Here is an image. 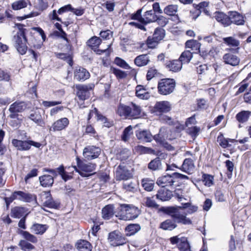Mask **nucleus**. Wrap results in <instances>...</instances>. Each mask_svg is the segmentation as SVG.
Instances as JSON below:
<instances>
[{
	"instance_id": "f257e3e1",
	"label": "nucleus",
	"mask_w": 251,
	"mask_h": 251,
	"mask_svg": "<svg viewBox=\"0 0 251 251\" xmlns=\"http://www.w3.org/2000/svg\"><path fill=\"white\" fill-rule=\"evenodd\" d=\"M139 214V210L133 205L120 204L117 208L116 216L120 220L128 221L136 218Z\"/></svg>"
},
{
	"instance_id": "f03ea898",
	"label": "nucleus",
	"mask_w": 251,
	"mask_h": 251,
	"mask_svg": "<svg viewBox=\"0 0 251 251\" xmlns=\"http://www.w3.org/2000/svg\"><path fill=\"white\" fill-rule=\"evenodd\" d=\"M76 162L77 167L74 166H72V168L81 176L87 177L94 174H90V173L96 169V165L95 164L84 163L78 157L76 158Z\"/></svg>"
},
{
	"instance_id": "7ed1b4c3",
	"label": "nucleus",
	"mask_w": 251,
	"mask_h": 251,
	"mask_svg": "<svg viewBox=\"0 0 251 251\" xmlns=\"http://www.w3.org/2000/svg\"><path fill=\"white\" fill-rule=\"evenodd\" d=\"M13 41L14 42V46L19 53L21 55L25 54L27 50V47L26 46L27 39L25 33L21 31L17 32L14 35Z\"/></svg>"
},
{
	"instance_id": "20e7f679",
	"label": "nucleus",
	"mask_w": 251,
	"mask_h": 251,
	"mask_svg": "<svg viewBox=\"0 0 251 251\" xmlns=\"http://www.w3.org/2000/svg\"><path fill=\"white\" fill-rule=\"evenodd\" d=\"M176 87L174 79L165 78L161 79L158 83V92L163 95H167L172 93Z\"/></svg>"
},
{
	"instance_id": "39448f33",
	"label": "nucleus",
	"mask_w": 251,
	"mask_h": 251,
	"mask_svg": "<svg viewBox=\"0 0 251 251\" xmlns=\"http://www.w3.org/2000/svg\"><path fill=\"white\" fill-rule=\"evenodd\" d=\"M175 236L170 238V241L172 245H177V247L180 251H191V246L187 238L185 237H179Z\"/></svg>"
},
{
	"instance_id": "423d86ee",
	"label": "nucleus",
	"mask_w": 251,
	"mask_h": 251,
	"mask_svg": "<svg viewBox=\"0 0 251 251\" xmlns=\"http://www.w3.org/2000/svg\"><path fill=\"white\" fill-rule=\"evenodd\" d=\"M171 109V105L168 101H160L155 103L152 108L151 112L154 115L162 116L163 113L169 112Z\"/></svg>"
},
{
	"instance_id": "0eeeda50",
	"label": "nucleus",
	"mask_w": 251,
	"mask_h": 251,
	"mask_svg": "<svg viewBox=\"0 0 251 251\" xmlns=\"http://www.w3.org/2000/svg\"><path fill=\"white\" fill-rule=\"evenodd\" d=\"M108 240L110 244L114 247L124 245L126 239L117 230L113 231L109 233Z\"/></svg>"
},
{
	"instance_id": "6e6552de",
	"label": "nucleus",
	"mask_w": 251,
	"mask_h": 251,
	"mask_svg": "<svg viewBox=\"0 0 251 251\" xmlns=\"http://www.w3.org/2000/svg\"><path fill=\"white\" fill-rule=\"evenodd\" d=\"M156 183L162 188L176 186V176L175 173L172 175L167 174L159 177L157 180Z\"/></svg>"
},
{
	"instance_id": "1a4fd4ad",
	"label": "nucleus",
	"mask_w": 251,
	"mask_h": 251,
	"mask_svg": "<svg viewBox=\"0 0 251 251\" xmlns=\"http://www.w3.org/2000/svg\"><path fill=\"white\" fill-rule=\"evenodd\" d=\"M17 200L25 202L32 203L34 205L37 204V197L35 195L22 191H16Z\"/></svg>"
},
{
	"instance_id": "9d476101",
	"label": "nucleus",
	"mask_w": 251,
	"mask_h": 251,
	"mask_svg": "<svg viewBox=\"0 0 251 251\" xmlns=\"http://www.w3.org/2000/svg\"><path fill=\"white\" fill-rule=\"evenodd\" d=\"M101 150L100 148L94 146L85 147L83 151V156L88 160L95 159L100 155Z\"/></svg>"
},
{
	"instance_id": "9b49d317",
	"label": "nucleus",
	"mask_w": 251,
	"mask_h": 251,
	"mask_svg": "<svg viewBox=\"0 0 251 251\" xmlns=\"http://www.w3.org/2000/svg\"><path fill=\"white\" fill-rule=\"evenodd\" d=\"M69 120L67 118H60L55 121L51 126H48L50 131H59L65 129L69 124Z\"/></svg>"
},
{
	"instance_id": "f8f14e48",
	"label": "nucleus",
	"mask_w": 251,
	"mask_h": 251,
	"mask_svg": "<svg viewBox=\"0 0 251 251\" xmlns=\"http://www.w3.org/2000/svg\"><path fill=\"white\" fill-rule=\"evenodd\" d=\"M75 88L77 90L76 95L80 100H84L89 98L90 91L92 90L91 87L87 85L78 84L76 85Z\"/></svg>"
},
{
	"instance_id": "ddd939ff",
	"label": "nucleus",
	"mask_w": 251,
	"mask_h": 251,
	"mask_svg": "<svg viewBox=\"0 0 251 251\" xmlns=\"http://www.w3.org/2000/svg\"><path fill=\"white\" fill-rule=\"evenodd\" d=\"M131 177L129 171L124 164H120L116 171V177L117 180H127Z\"/></svg>"
},
{
	"instance_id": "4468645a",
	"label": "nucleus",
	"mask_w": 251,
	"mask_h": 251,
	"mask_svg": "<svg viewBox=\"0 0 251 251\" xmlns=\"http://www.w3.org/2000/svg\"><path fill=\"white\" fill-rule=\"evenodd\" d=\"M223 60L225 64L232 66H236L240 63V58L230 52L225 54L223 56Z\"/></svg>"
},
{
	"instance_id": "2eb2a0df",
	"label": "nucleus",
	"mask_w": 251,
	"mask_h": 251,
	"mask_svg": "<svg viewBox=\"0 0 251 251\" xmlns=\"http://www.w3.org/2000/svg\"><path fill=\"white\" fill-rule=\"evenodd\" d=\"M90 74L85 68H76L74 73V77L78 81H84L89 78Z\"/></svg>"
},
{
	"instance_id": "dca6fc26",
	"label": "nucleus",
	"mask_w": 251,
	"mask_h": 251,
	"mask_svg": "<svg viewBox=\"0 0 251 251\" xmlns=\"http://www.w3.org/2000/svg\"><path fill=\"white\" fill-rule=\"evenodd\" d=\"M230 24L233 23L236 25H243L245 23L243 16L236 11L229 12Z\"/></svg>"
},
{
	"instance_id": "f3484780",
	"label": "nucleus",
	"mask_w": 251,
	"mask_h": 251,
	"mask_svg": "<svg viewBox=\"0 0 251 251\" xmlns=\"http://www.w3.org/2000/svg\"><path fill=\"white\" fill-rule=\"evenodd\" d=\"M48 228L49 226L47 225L34 223L30 226V230L34 234L42 235Z\"/></svg>"
},
{
	"instance_id": "a211bd4d",
	"label": "nucleus",
	"mask_w": 251,
	"mask_h": 251,
	"mask_svg": "<svg viewBox=\"0 0 251 251\" xmlns=\"http://www.w3.org/2000/svg\"><path fill=\"white\" fill-rule=\"evenodd\" d=\"M172 196V192L164 187L159 190L156 195V198L162 201H169L171 199Z\"/></svg>"
},
{
	"instance_id": "6ab92c4d",
	"label": "nucleus",
	"mask_w": 251,
	"mask_h": 251,
	"mask_svg": "<svg viewBox=\"0 0 251 251\" xmlns=\"http://www.w3.org/2000/svg\"><path fill=\"white\" fill-rule=\"evenodd\" d=\"M136 135L137 139L142 142H150L153 138V136L147 130L138 131L136 132Z\"/></svg>"
},
{
	"instance_id": "aec40b11",
	"label": "nucleus",
	"mask_w": 251,
	"mask_h": 251,
	"mask_svg": "<svg viewBox=\"0 0 251 251\" xmlns=\"http://www.w3.org/2000/svg\"><path fill=\"white\" fill-rule=\"evenodd\" d=\"M26 107V104L24 101H15L10 106L9 111L10 112L21 113L24 111Z\"/></svg>"
},
{
	"instance_id": "412c9836",
	"label": "nucleus",
	"mask_w": 251,
	"mask_h": 251,
	"mask_svg": "<svg viewBox=\"0 0 251 251\" xmlns=\"http://www.w3.org/2000/svg\"><path fill=\"white\" fill-rule=\"evenodd\" d=\"M12 144L20 151H27L30 149L29 141H22L14 139L12 140Z\"/></svg>"
},
{
	"instance_id": "4be33fe9",
	"label": "nucleus",
	"mask_w": 251,
	"mask_h": 251,
	"mask_svg": "<svg viewBox=\"0 0 251 251\" xmlns=\"http://www.w3.org/2000/svg\"><path fill=\"white\" fill-rule=\"evenodd\" d=\"M158 19L157 16L152 10H148L143 15V24L154 22Z\"/></svg>"
},
{
	"instance_id": "5701e85b",
	"label": "nucleus",
	"mask_w": 251,
	"mask_h": 251,
	"mask_svg": "<svg viewBox=\"0 0 251 251\" xmlns=\"http://www.w3.org/2000/svg\"><path fill=\"white\" fill-rule=\"evenodd\" d=\"M173 221H175L176 224L180 223L185 225H191L192 223L189 218H187L185 215L181 214L179 210L173 218Z\"/></svg>"
},
{
	"instance_id": "b1692460",
	"label": "nucleus",
	"mask_w": 251,
	"mask_h": 251,
	"mask_svg": "<svg viewBox=\"0 0 251 251\" xmlns=\"http://www.w3.org/2000/svg\"><path fill=\"white\" fill-rule=\"evenodd\" d=\"M29 118L39 126L44 127L45 126V123L39 111H35L31 113L29 116Z\"/></svg>"
},
{
	"instance_id": "393cba45",
	"label": "nucleus",
	"mask_w": 251,
	"mask_h": 251,
	"mask_svg": "<svg viewBox=\"0 0 251 251\" xmlns=\"http://www.w3.org/2000/svg\"><path fill=\"white\" fill-rule=\"evenodd\" d=\"M176 222L172 219H167L162 222L160 225V228L165 230H173L177 227Z\"/></svg>"
},
{
	"instance_id": "a878e982",
	"label": "nucleus",
	"mask_w": 251,
	"mask_h": 251,
	"mask_svg": "<svg viewBox=\"0 0 251 251\" xmlns=\"http://www.w3.org/2000/svg\"><path fill=\"white\" fill-rule=\"evenodd\" d=\"M215 18L218 22L221 23L224 26L230 25L229 15L227 16L223 12H218L215 13Z\"/></svg>"
},
{
	"instance_id": "bb28decb",
	"label": "nucleus",
	"mask_w": 251,
	"mask_h": 251,
	"mask_svg": "<svg viewBox=\"0 0 251 251\" xmlns=\"http://www.w3.org/2000/svg\"><path fill=\"white\" fill-rule=\"evenodd\" d=\"M141 229V226L138 224H131L127 225L125 228V231L127 236L133 235Z\"/></svg>"
},
{
	"instance_id": "cd10ccee",
	"label": "nucleus",
	"mask_w": 251,
	"mask_h": 251,
	"mask_svg": "<svg viewBox=\"0 0 251 251\" xmlns=\"http://www.w3.org/2000/svg\"><path fill=\"white\" fill-rule=\"evenodd\" d=\"M149 62V57L146 54L138 55L134 59L135 64L138 67L146 66Z\"/></svg>"
},
{
	"instance_id": "c85d7f7f",
	"label": "nucleus",
	"mask_w": 251,
	"mask_h": 251,
	"mask_svg": "<svg viewBox=\"0 0 251 251\" xmlns=\"http://www.w3.org/2000/svg\"><path fill=\"white\" fill-rule=\"evenodd\" d=\"M251 115V111L248 110H243L236 115V119L240 123L247 122Z\"/></svg>"
},
{
	"instance_id": "c756f323",
	"label": "nucleus",
	"mask_w": 251,
	"mask_h": 251,
	"mask_svg": "<svg viewBox=\"0 0 251 251\" xmlns=\"http://www.w3.org/2000/svg\"><path fill=\"white\" fill-rule=\"evenodd\" d=\"M195 168L193 161L191 158L185 159L182 165V170L188 174H191Z\"/></svg>"
},
{
	"instance_id": "7c9ffc66",
	"label": "nucleus",
	"mask_w": 251,
	"mask_h": 251,
	"mask_svg": "<svg viewBox=\"0 0 251 251\" xmlns=\"http://www.w3.org/2000/svg\"><path fill=\"white\" fill-rule=\"evenodd\" d=\"M130 111V118H137L141 116V107L133 102L131 103Z\"/></svg>"
},
{
	"instance_id": "2f4dec72",
	"label": "nucleus",
	"mask_w": 251,
	"mask_h": 251,
	"mask_svg": "<svg viewBox=\"0 0 251 251\" xmlns=\"http://www.w3.org/2000/svg\"><path fill=\"white\" fill-rule=\"evenodd\" d=\"M166 67L169 70L173 72H177L181 70L182 68V63L179 60H174L169 61L166 64Z\"/></svg>"
},
{
	"instance_id": "473e14b6",
	"label": "nucleus",
	"mask_w": 251,
	"mask_h": 251,
	"mask_svg": "<svg viewBox=\"0 0 251 251\" xmlns=\"http://www.w3.org/2000/svg\"><path fill=\"white\" fill-rule=\"evenodd\" d=\"M39 180L41 185L45 187L51 186L54 182L53 176L50 175H44L40 176Z\"/></svg>"
},
{
	"instance_id": "72a5a7b5",
	"label": "nucleus",
	"mask_w": 251,
	"mask_h": 251,
	"mask_svg": "<svg viewBox=\"0 0 251 251\" xmlns=\"http://www.w3.org/2000/svg\"><path fill=\"white\" fill-rule=\"evenodd\" d=\"M197 71L199 74H205L213 76V66H207L206 64L201 65L197 68Z\"/></svg>"
},
{
	"instance_id": "f704fd0d",
	"label": "nucleus",
	"mask_w": 251,
	"mask_h": 251,
	"mask_svg": "<svg viewBox=\"0 0 251 251\" xmlns=\"http://www.w3.org/2000/svg\"><path fill=\"white\" fill-rule=\"evenodd\" d=\"M46 200L44 202V205L51 208H57L59 206V203L54 201L50 197L49 193H46Z\"/></svg>"
},
{
	"instance_id": "c9c22d12",
	"label": "nucleus",
	"mask_w": 251,
	"mask_h": 251,
	"mask_svg": "<svg viewBox=\"0 0 251 251\" xmlns=\"http://www.w3.org/2000/svg\"><path fill=\"white\" fill-rule=\"evenodd\" d=\"M18 233L25 239L24 240L29 241L32 243H35L38 241L37 237L28 231L19 230Z\"/></svg>"
},
{
	"instance_id": "e433bc0d",
	"label": "nucleus",
	"mask_w": 251,
	"mask_h": 251,
	"mask_svg": "<svg viewBox=\"0 0 251 251\" xmlns=\"http://www.w3.org/2000/svg\"><path fill=\"white\" fill-rule=\"evenodd\" d=\"M76 248L82 251H91L92 246L90 243L86 240H80L76 243Z\"/></svg>"
},
{
	"instance_id": "4c0bfd02",
	"label": "nucleus",
	"mask_w": 251,
	"mask_h": 251,
	"mask_svg": "<svg viewBox=\"0 0 251 251\" xmlns=\"http://www.w3.org/2000/svg\"><path fill=\"white\" fill-rule=\"evenodd\" d=\"M148 168L153 171L162 169L161 161L159 157H156L151 160L148 164Z\"/></svg>"
},
{
	"instance_id": "58836bf2",
	"label": "nucleus",
	"mask_w": 251,
	"mask_h": 251,
	"mask_svg": "<svg viewBox=\"0 0 251 251\" xmlns=\"http://www.w3.org/2000/svg\"><path fill=\"white\" fill-rule=\"evenodd\" d=\"M114 214V207L111 205L105 206L102 210V217L105 219H109L113 216Z\"/></svg>"
},
{
	"instance_id": "ea45409f",
	"label": "nucleus",
	"mask_w": 251,
	"mask_h": 251,
	"mask_svg": "<svg viewBox=\"0 0 251 251\" xmlns=\"http://www.w3.org/2000/svg\"><path fill=\"white\" fill-rule=\"evenodd\" d=\"M136 95L141 99H148L149 97V93L146 91V89L142 85L136 86Z\"/></svg>"
},
{
	"instance_id": "a19ab883",
	"label": "nucleus",
	"mask_w": 251,
	"mask_h": 251,
	"mask_svg": "<svg viewBox=\"0 0 251 251\" xmlns=\"http://www.w3.org/2000/svg\"><path fill=\"white\" fill-rule=\"evenodd\" d=\"M130 106L120 104L118 108L117 113L121 116L130 118Z\"/></svg>"
},
{
	"instance_id": "79ce46f5",
	"label": "nucleus",
	"mask_w": 251,
	"mask_h": 251,
	"mask_svg": "<svg viewBox=\"0 0 251 251\" xmlns=\"http://www.w3.org/2000/svg\"><path fill=\"white\" fill-rule=\"evenodd\" d=\"M223 41L224 43L227 46L233 47H237L236 49L237 50L239 49L238 47L240 45V41L233 37L230 36L224 38Z\"/></svg>"
},
{
	"instance_id": "37998d69",
	"label": "nucleus",
	"mask_w": 251,
	"mask_h": 251,
	"mask_svg": "<svg viewBox=\"0 0 251 251\" xmlns=\"http://www.w3.org/2000/svg\"><path fill=\"white\" fill-rule=\"evenodd\" d=\"M28 3V0H18L12 3V8L14 10H19L26 7Z\"/></svg>"
},
{
	"instance_id": "c03bdc74",
	"label": "nucleus",
	"mask_w": 251,
	"mask_h": 251,
	"mask_svg": "<svg viewBox=\"0 0 251 251\" xmlns=\"http://www.w3.org/2000/svg\"><path fill=\"white\" fill-rule=\"evenodd\" d=\"M192 58V53L190 50L183 51L179 58V61L183 63H188Z\"/></svg>"
},
{
	"instance_id": "a18cd8bd",
	"label": "nucleus",
	"mask_w": 251,
	"mask_h": 251,
	"mask_svg": "<svg viewBox=\"0 0 251 251\" xmlns=\"http://www.w3.org/2000/svg\"><path fill=\"white\" fill-rule=\"evenodd\" d=\"M100 43L101 39L99 37L94 36L88 41L87 44L92 48V50H94L97 49Z\"/></svg>"
},
{
	"instance_id": "49530a36",
	"label": "nucleus",
	"mask_w": 251,
	"mask_h": 251,
	"mask_svg": "<svg viewBox=\"0 0 251 251\" xmlns=\"http://www.w3.org/2000/svg\"><path fill=\"white\" fill-rule=\"evenodd\" d=\"M142 185L144 189L147 191H152L154 187V182L148 178H144L142 180Z\"/></svg>"
},
{
	"instance_id": "de8ad7c7",
	"label": "nucleus",
	"mask_w": 251,
	"mask_h": 251,
	"mask_svg": "<svg viewBox=\"0 0 251 251\" xmlns=\"http://www.w3.org/2000/svg\"><path fill=\"white\" fill-rule=\"evenodd\" d=\"M200 131V128L196 126H188L186 129L187 133L194 139H195Z\"/></svg>"
},
{
	"instance_id": "09e8293b",
	"label": "nucleus",
	"mask_w": 251,
	"mask_h": 251,
	"mask_svg": "<svg viewBox=\"0 0 251 251\" xmlns=\"http://www.w3.org/2000/svg\"><path fill=\"white\" fill-rule=\"evenodd\" d=\"M162 209L163 212H164L165 214L170 216L173 219L177 212L178 211V207L174 206L162 207Z\"/></svg>"
},
{
	"instance_id": "8fccbe9b",
	"label": "nucleus",
	"mask_w": 251,
	"mask_h": 251,
	"mask_svg": "<svg viewBox=\"0 0 251 251\" xmlns=\"http://www.w3.org/2000/svg\"><path fill=\"white\" fill-rule=\"evenodd\" d=\"M178 6L177 5H169L164 9L165 13L170 16H174L177 11Z\"/></svg>"
},
{
	"instance_id": "3c124183",
	"label": "nucleus",
	"mask_w": 251,
	"mask_h": 251,
	"mask_svg": "<svg viewBox=\"0 0 251 251\" xmlns=\"http://www.w3.org/2000/svg\"><path fill=\"white\" fill-rule=\"evenodd\" d=\"M110 72L114 74L118 79L125 78L127 76V74L126 72L114 67H111Z\"/></svg>"
},
{
	"instance_id": "603ef678",
	"label": "nucleus",
	"mask_w": 251,
	"mask_h": 251,
	"mask_svg": "<svg viewBox=\"0 0 251 251\" xmlns=\"http://www.w3.org/2000/svg\"><path fill=\"white\" fill-rule=\"evenodd\" d=\"M164 35V30L161 28H158L155 30L152 37L159 42L163 39Z\"/></svg>"
},
{
	"instance_id": "864d4df0",
	"label": "nucleus",
	"mask_w": 251,
	"mask_h": 251,
	"mask_svg": "<svg viewBox=\"0 0 251 251\" xmlns=\"http://www.w3.org/2000/svg\"><path fill=\"white\" fill-rule=\"evenodd\" d=\"M217 142L219 143L220 146L223 148H226L230 145L228 143V140L223 137V134L221 133L220 135L218 136Z\"/></svg>"
},
{
	"instance_id": "5fc2aeb1",
	"label": "nucleus",
	"mask_w": 251,
	"mask_h": 251,
	"mask_svg": "<svg viewBox=\"0 0 251 251\" xmlns=\"http://www.w3.org/2000/svg\"><path fill=\"white\" fill-rule=\"evenodd\" d=\"M203 182L205 186L210 187L213 184V176L207 174H203L202 176Z\"/></svg>"
},
{
	"instance_id": "6e6d98bb",
	"label": "nucleus",
	"mask_w": 251,
	"mask_h": 251,
	"mask_svg": "<svg viewBox=\"0 0 251 251\" xmlns=\"http://www.w3.org/2000/svg\"><path fill=\"white\" fill-rule=\"evenodd\" d=\"M144 201L147 207L157 208L159 206V205L156 203V202L152 199V198H145L144 199Z\"/></svg>"
},
{
	"instance_id": "4d7b16f0",
	"label": "nucleus",
	"mask_w": 251,
	"mask_h": 251,
	"mask_svg": "<svg viewBox=\"0 0 251 251\" xmlns=\"http://www.w3.org/2000/svg\"><path fill=\"white\" fill-rule=\"evenodd\" d=\"M134 150L139 154L149 153L152 150L151 148L145 147L141 145L135 147Z\"/></svg>"
},
{
	"instance_id": "13d9d810",
	"label": "nucleus",
	"mask_w": 251,
	"mask_h": 251,
	"mask_svg": "<svg viewBox=\"0 0 251 251\" xmlns=\"http://www.w3.org/2000/svg\"><path fill=\"white\" fill-rule=\"evenodd\" d=\"M57 57L60 59L66 61L70 66L73 65L72 58L70 54L60 53L57 54Z\"/></svg>"
},
{
	"instance_id": "bf43d9fd",
	"label": "nucleus",
	"mask_w": 251,
	"mask_h": 251,
	"mask_svg": "<svg viewBox=\"0 0 251 251\" xmlns=\"http://www.w3.org/2000/svg\"><path fill=\"white\" fill-rule=\"evenodd\" d=\"M114 62L117 65L123 69H128L130 68L129 65L126 63V62L124 60L119 57H117L115 59Z\"/></svg>"
},
{
	"instance_id": "052dcab7",
	"label": "nucleus",
	"mask_w": 251,
	"mask_h": 251,
	"mask_svg": "<svg viewBox=\"0 0 251 251\" xmlns=\"http://www.w3.org/2000/svg\"><path fill=\"white\" fill-rule=\"evenodd\" d=\"M132 129V128L131 126H128V127H126L124 129L123 133V135H122V139L123 141L126 142L128 140L129 136L130 135V134H131Z\"/></svg>"
},
{
	"instance_id": "680f3d73",
	"label": "nucleus",
	"mask_w": 251,
	"mask_h": 251,
	"mask_svg": "<svg viewBox=\"0 0 251 251\" xmlns=\"http://www.w3.org/2000/svg\"><path fill=\"white\" fill-rule=\"evenodd\" d=\"M123 188L126 191L134 192L136 191V184L132 182H125L123 184Z\"/></svg>"
},
{
	"instance_id": "e2e57ef3",
	"label": "nucleus",
	"mask_w": 251,
	"mask_h": 251,
	"mask_svg": "<svg viewBox=\"0 0 251 251\" xmlns=\"http://www.w3.org/2000/svg\"><path fill=\"white\" fill-rule=\"evenodd\" d=\"M19 245L22 249L25 251L32 250L34 248V246L32 244L25 240H21L19 243Z\"/></svg>"
},
{
	"instance_id": "0e129e2a",
	"label": "nucleus",
	"mask_w": 251,
	"mask_h": 251,
	"mask_svg": "<svg viewBox=\"0 0 251 251\" xmlns=\"http://www.w3.org/2000/svg\"><path fill=\"white\" fill-rule=\"evenodd\" d=\"M3 199L5 202L6 207L7 209H8L10 203H12L14 200H17V197L15 191L12 193V194L9 197H5Z\"/></svg>"
},
{
	"instance_id": "69168bd1",
	"label": "nucleus",
	"mask_w": 251,
	"mask_h": 251,
	"mask_svg": "<svg viewBox=\"0 0 251 251\" xmlns=\"http://www.w3.org/2000/svg\"><path fill=\"white\" fill-rule=\"evenodd\" d=\"M208 5V3L206 1H203L200 3L198 5L196 6V9L199 10V13L198 14V16L200 14V13L203 12H205L206 11V7Z\"/></svg>"
},
{
	"instance_id": "338daca9",
	"label": "nucleus",
	"mask_w": 251,
	"mask_h": 251,
	"mask_svg": "<svg viewBox=\"0 0 251 251\" xmlns=\"http://www.w3.org/2000/svg\"><path fill=\"white\" fill-rule=\"evenodd\" d=\"M142 11V9H138L135 13L131 15V19L133 20H138L140 23H143V16L141 15Z\"/></svg>"
},
{
	"instance_id": "774afa93",
	"label": "nucleus",
	"mask_w": 251,
	"mask_h": 251,
	"mask_svg": "<svg viewBox=\"0 0 251 251\" xmlns=\"http://www.w3.org/2000/svg\"><path fill=\"white\" fill-rule=\"evenodd\" d=\"M158 41L156 40H154V38H150L149 37L147 40V44L148 47L149 48H155L158 44Z\"/></svg>"
}]
</instances>
